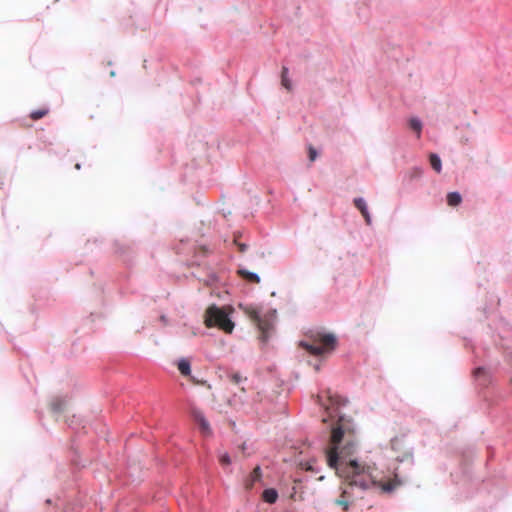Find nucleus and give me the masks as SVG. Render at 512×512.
<instances>
[{
	"label": "nucleus",
	"mask_w": 512,
	"mask_h": 512,
	"mask_svg": "<svg viewBox=\"0 0 512 512\" xmlns=\"http://www.w3.org/2000/svg\"><path fill=\"white\" fill-rule=\"evenodd\" d=\"M401 442H402V441H401V439H399V438H394V439L391 441V446H392V448H393V449H397V448H398V446H400Z\"/></svg>",
	"instance_id": "20"
},
{
	"label": "nucleus",
	"mask_w": 512,
	"mask_h": 512,
	"mask_svg": "<svg viewBox=\"0 0 512 512\" xmlns=\"http://www.w3.org/2000/svg\"><path fill=\"white\" fill-rule=\"evenodd\" d=\"M259 331L261 332L260 338L262 341H267L270 331L272 329V322L267 317H260L258 322L256 323Z\"/></svg>",
	"instance_id": "6"
},
{
	"label": "nucleus",
	"mask_w": 512,
	"mask_h": 512,
	"mask_svg": "<svg viewBox=\"0 0 512 512\" xmlns=\"http://www.w3.org/2000/svg\"><path fill=\"white\" fill-rule=\"evenodd\" d=\"M244 313L250 318L253 323H257L261 315L259 310L253 306H246L243 308Z\"/></svg>",
	"instance_id": "9"
},
{
	"label": "nucleus",
	"mask_w": 512,
	"mask_h": 512,
	"mask_svg": "<svg viewBox=\"0 0 512 512\" xmlns=\"http://www.w3.org/2000/svg\"><path fill=\"white\" fill-rule=\"evenodd\" d=\"M355 207L360 211L362 216L365 219V222L370 225L371 224V216L369 214L367 204L363 198H355L354 199Z\"/></svg>",
	"instance_id": "7"
},
{
	"label": "nucleus",
	"mask_w": 512,
	"mask_h": 512,
	"mask_svg": "<svg viewBox=\"0 0 512 512\" xmlns=\"http://www.w3.org/2000/svg\"><path fill=\"white\" fill-rule=\"evenodd\" d=\"M66 405V402L64 399L62 398H54L51 403H50V406H51V409L54 411V412H61L64 410V407Z\"/></svg>",
	"instance_id": "12"
},
{
	"label": "nucleus",
	"mask_w": 512,
	"mask_h": 512,
	"mask_svg": "<svg viewBox=\"0 0 512 512\" xmlns=\"http://www.w3.org/2000/svg\"><path fill=\"white\" fill-rule=\"evenodd\" d=\"M420 137V130H417V138Z\"/></svg>",
	"instance_id": "24"
},
{
	"label": "nucleus",
	"mask_w": 512,
	"mask_h": 512,
	"mask_svg": "<svg viewBox=\"0 0 512 512\" xmlns=\"http://www.w3.org/2000/svg\"><path fill=\"white\" fill-rule=\"evenodd\" d=\"M233 380H234L236 383H238V382L240 381V376H238V375H234V376H233Z\"/></svg>",
	"instance_id": "23"
},
{
	"label": "nucleus",
	"mask_w": 512,
	"mask_h": 512,
	"mask_svg": "<svg viewBox=\"0 0 512 512\" xmlns=\"http://www.w3.org/2000/svg\"><path fill=\"white\" fill-rule=\"evenodd\" d=\"M219 461L222 465H229L231 463L230 456L227 453L222 454L219 457Z\"/></svg>",
	"instance_id": "18"
},
{
	"label": "nucleus",
	"mask_w": 512,
	"mask_h": 512,
	"mask_svg": "<svg viewBox=\"0 0 512 512\" xmlns=\"http://www.w3.org/2000/svg\"><path fill=\"white\" fill-rule=\"evenodd\" d=\"M343 417H340L336 426L331 432V447L327 450V463L329 467L335 469L337 475L344 480L341 486V494L335 500V504L341 506L347 512L350 505L358 498L362 497V493L371 487H377L383 493H392L403 484L397 468L387 475L378 477L373 473L371 466L359 463L357 460L350 458L353 448L352 444L338 451V445L343 439L345 427L343 425Z\"/></svg>",
	"instance_id": "1"
},
{
	"label": "nucleus",
	"mask_w": 512,
	"mask_h": 512,
	"mask_svg": "<svg viewBox=\"0 0 512 512\" xmlns=\"http://www.w3.org/2000/svg\"><path fill=\"white\" fill-rule=\"evenodd\" d=\"M49 110L47 108H42V109H39V110H36V111H33L31 114H30V117L31 119L33 120H38L44 116H46L48 114Z\"/></svg>",
	"instance_id": "16"
},
{
	"label": "nucleus",
	"mask_w": 512,
	"mask_h": 512,
	"mask_svg": "<svg viewBox=\"0 0 512 512\" xmlns=\"http://www.w3.org/2000/svg\"><path fill=\"white\" fill-rule=\"evenodd\" d=\"M410 125H411V128H421L422 123L420 122V120L413 118L410 121Z\"/></svg>",
	"instance_id": "19"
},
{
	"label": "nucleus",
	"mask_w": 512,
	"mask_h": 512,
	"mask_svg": "<svg viewBox=\"0 0 512 512\" xmlns=\"http://www.w3.org/2000/svg\"><path fill=\"white\" fill-rule=\"evenodd\" d=\"M430 164L432 168L437 172L440 173L442 169L441 159L436 154H430L429 157Z\"/></svg>",
	"instance_id": "13"
},
{
	"label": "nucleus",
	"mask_w": 512,
	"mask_h": 512,
	"mask_svg": "<svg viewBox=\"0 0 512 512\" xmlns=\"http://www.w3.org/2000/svg\"><path fill=\"white\" fill-rule=\"evenodd\" d=\"M262 478V470L259 465H257L253 471L244 479L243 485L246 490H251L254 485L259 482Z\"/></svg>",
	"instance_id": "5"
},
{
	"label": "nucleus",
	"mask_w": 512,
	"mask_h": 512,
	"mask_svg": "<svg viewBox=\"0 0 512 512\" xmlns=\"http://www.w3.org/2000/svg\"><path fill=\"white\" fill-rule=\"evenodd\" d=\"M300 346L312 355H325L335 350L337 338L333 333L314 331L309 334L306 341L300 342Z\"/></svg>",
	"instance_id": "2"
},
{
	"label": "nucleus",
	"mask_w": 512,
	"mask_h": 512,
	"mask_svg": "<svg viewBox=\"0 0 512 512\" xmlns=\"http://www.w3.org/2000/svg\"><path fill=\"white\" fill-rule=\"evenodd\" d=\"M308 154H309V160L311 162L315 161L317 158V151L312 145L308 146Z\"/></svg>",
	"instance_id": "17"
},
{
	"label": "nucleus",
	"mask_w": 512,
	"mask_h": 512,
	"mask_svg": "<svg viewBox=\"0 0 512 512\" xmlns=\"http://www.w3.org/2000/svg\"><path fill=\"white\" fill-rule=\"evenodd\" d=\"M191 415L194 421L198 424L201 433L204 436H210L212 431L209 422L206 420L204 414L196 407L191 408Z\"/></svg>",
	"instance_id": "4"
},
{
	"label": "nucleus",
	"mask_w": 512,
	"mask_h": 512,
	"mask_svg": "<svg viewBox=\"0 0 512 512\" xmlns=\"http://www.w3.org/2000/svg\"><path fill=\"white\" fill-rule=\"evenodd\" d=\"M262 498L265 502L273 504L278 498V493L273 488L265 489L262 493Z\"/></svg>",
	"instance_id": "10"
},
{
	"label": "nucleus",
	"mask_w": 512,
	"mask_h": 512,
	"mask_svg": "<svg viewBox=\"0 0 512 512\" xmlns=\"http://www.w3.org/2000/svg\"><path fill=\"white\" fill-rule=\"evenodd\" d=\"M178 369L180 373L184 376L190 375L191 369H190V363L189 361L182 359L178 363Z\"/></svg>",
	"instance_id": "14"
},
{
	"label": "nucleus",
	"mask_w": 512,
	"mask_h": 512,
	"mask_svg": "<svg viewBox=\"0 0 512 512\" xmlns=\"http://www.w3.org/2000/svg\"><path fill=\"white\" fill-rule=\"evenodd\" d=\"M462 201V197L458 192H450L447 195V203L449 206H458Z\"/></svg>",
	"instance_id": "11"
},
{
	"label": "nucleus",
	"mask_w": 512,
	"mask_h": 512,
	"mask_svg": "<svg viewBox=\"0 0 512 512\" xmlns=\"http://www.w3.org/2000/svg\"><path fill=\"white\" fill-rule=\"evenodd\" d=\"M238 275L240 277H242L244 280H246L247 282H250V283H259L260 282V278L257 274L253 273V272H250L248 270H245V269H240L238 270Z\"/></svg>",
	"instance_id": "8"
},
{
	"label": "nucleus",
	"mask_w": 512,
	"mask_h": 512,
	"mask_svg": "<svg viewBox=\"0 0 512 512\" xmlns=\"http://www.w3.org/2000/svg\"><path fill=\"white\" fill-rule=\"evenodd\" d=\"M247 246L245 244H240L239 245V250L240 252H244L246 250Z\"/></svg>",
	"instance_id": "21"
},
{
	"label": "nucleus",
	"mask_w": 512,
	"mask_h": 512,
	"mask_svg": "<svg viewBox=\"0 0 512 512\" xmlns=\"http://www.w3.org/2000/svg\"><path fill=\"white\" fill-rule=\"evenodd\" d=\"M281 83H282V85H283L287 90H291L292 85H291V82H290V80H289V78H288V68H287V67H283V68H282Z\"/></svg>",
	"instance_id": "15"
},
{
	"label": "nucleus",
	"mask_w": 512,
	"mask_h": 512,
	"mask_svg": "<svg viewBox=\"0 0 512 512\" xmlns=\"http://www.w3.org/2000/svg\"><path fill=\"white\" fill-rule=\"evenodd\" d=\"M482 372H483V369H482V368H477V369L474 371V374H475L476 376H478V375H479L480 373H482Z\"/></svg>",
	"instance_id": "22"
},
{
	"label": "nucleus",
	"mask_w": 512,
	"mask_h": 512,
	"mask_svg": "<svg viewBox=\"0 0 512 512\" xmlns=\"http://www.w3.org/2000/svg\"><path fill=\"white\" fill-rule=\"evenodd\" d=\"M204 323L208 328L218 327L225 333H231L234 329V323L228 317L227 312L216 305L207 308Z\"/></svg>",
	"instance_id": "3"
}]
</instances>
